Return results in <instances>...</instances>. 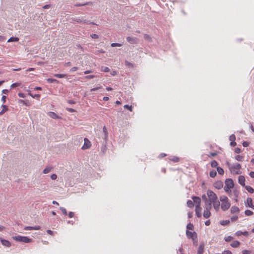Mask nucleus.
<instances>
[{"mask_svg": "<svg viewBox=\"0 0 254 254\" xmlns=\"http://www.w3.org/2000/svg\"><path fill=\"white\" fill-rule=\"evenodd\" d=\"M238 181L242 186H245V178L243 176H240L239 177Z\"/></svg>", "mask_w": 254, "mask_h": 254, "instance_id": "18", "label": "nucleus"}, {"mask_svg": "<svg viewBox=\"0 0 254 254\" xmlns=\"http://www.w3.org/2000/svg\"><path fill=\"white\" fill-rule=\"evenodd\" d=\"M51 178L52 180H56L57 178V175L56 174H52L51 176Z\"/></svg>", "mask_w": 254, "mask_h": 254, "instance_id": "58", "label": "nucleus"}, {"mask_svg": "<svg viewBox=\"0 0 254 254\" xmlns=\"http://www.w3.org/2000/svg\"><path fill=\"white\" fill-rule=\"evenodd\" d=\"M250 251L247 250H245L242 251L243 254H250Z\"/></svg>", "mask_w": 254, "mask_h": 254, "instance_id": "55", "label": "nucleus"}, {"mask_svg": "<svg viewBox=\"0 0 254 254\" xmlns=\"http://www.w3.org/2000/svg\"><path fill=\"white\" fill-rule=\"evenodd\" d=\"M95 76V75H87V76H86L85 77V79H92V78H94Z\"/></svg>", "mask_w": 254, "mask_h": 254, "instance_id": "50", "label": "nucleus"}, {"mask_svg": "<svg viewBox=\"0 0 254 254\" xmlns=\"http://www.w3.org/2000/svg\"><path fill=\"white\" fill-rule=\"evenodd\" d=\"M245 214H246V215L247 216H251L252 215H253L254 213L253 211H252L251 210H246L245 211Z\"/></svg>", "mask_w": 254, "mask_h": 254, "instance_id": "30", "label": "nucleus"}, {"mask_svg": "<svg viewBox=\"0 0 254 254\" xmlns=\"http://www.w3.org/2000/svg\"><path fill=\"white\" fill-rule=\"evenodd\" d=\"M202 199L205 200V205H206V202H209V201L207 199L206 196L205 194H203L202 195Z\"/></svg>", "mask_w": 254, "mask_h": 254, "instance_id": "47", "label": "nucleus"}, {"mask_svg": "<svg viewBox=\"0 0 254 254\" xmlns=\"http://www.w3.org/2000/svg\"><path fill=\"white\" fill-rule=\"evenodd\" d=\"M242 235H243L245 236H248L249 235V233L247 231H244V232H243Z\"/></svg>", "mask_w": 254, "mask_h": 254, "instance_id": "62", "label": "nucleus"}, {"mask_svg": "<svg viewBox=\"0 0 254 254\" xmlns=\"http://www.w3.org/2000/svg\"><path fill=\"white\" fill-rule=\"evenodd\" d=\"M111 47H121L122 46V44L117 43H112L111 45Z\"/></svg>", "mask_w": 254, "mask_h": 254, "instance_id": "44", "label": "nucleus"}, {"mask_svg": "<svg viewBox=\"0 0 254 254\" xmlns=\"http://www.w3.org/2000/svg\"><path fill=\"white\" fill-rule=\"evenodd\" d=\"M241 149L238 147H237L235 149V152L236 153H240L241 152Z\"/></svg>", "mask_w": 254, "mask_h": 254, "instance_id": "57", "label": "nucleus"}, {"mask_svg": "<svg viewBox=\"0 0 254 254\" xmlns=\"http://www.w3.org/2000/svg\"><path fill=\"white\" fill-rule=\"evenodd\" d=\"M24 229L25 230H38L40 229V227L39 226H35L34 227L27 226Z\"/></svg>", "mask_w": 254, "mask_h": 254, "instance_id": "17", "label": "nucleus"}, {"mask_svg": "<svg viewBox=\"0 0 254 254\" xmlns=\"http://www.w3.org/2000/svg\"><path fill=\"white\" fill-rule=\"evenodd\" d=\"M124 107L125 108L128 109L130 112H132V107L131 106H129L128 105H124Z\"/></svg>", "mask_w": 254, "mask_h": 254, "instance_id": "42", "label": "nucleus"}, {"mask_svg": "<svg viewBox=\"0 0 254 254\" xmlns=\"http://www.w3.org/2000/svg\"><path fill=\"white\" fill-rule=\"evenodd\" d=\"M66 110L69 112H71V113H73V112H75V110L73 109H72V108H66Z\"/></svg>", "mask_w": 254, "mask_h": 254, "instance_id": "52", "label": "nucleus"}, {"mask_svg": "<svg viewBox=\"0 0 254 254\" xmlns=\"http://www.w3.org/2000/svg\"><path fill=\"white\" fill-rule=\"evenodd\" d=\"M230 223V221L229 220H222L220 222V224L222 225H228Z\"/></svg>", "mask_w": 254, "mask_h": 254, "instance_id": "36", "label": "nucleus"}, {"mask_svg": "<svg viewBox=\"0 0 254 254\" xmlns=\"http://www.w3.org/2000/svg\"><path fill=\"white\" fill-rule=\"evenodd\" d=\"M217 173L216 171L215 170H212L210 172L209 175L211 177L214 178L216 176Z\"/></svg>", "mask_w": 254, "mask_h": 254, "instance_id": "29", "label": "nucleus"}, {"mask_svg": "<svg viewBox=\"0 0 254 254\" xmlns=\"http://www.w3.org/2000/svg\"><path fill=\"white\" fill-rule=\"evenodd\" d=\"M231 189H227V188H224V190L225 191V192H227L228 194V195H229V196H230V197L231 196Z\"/></svg>", "mask_w": 254, "mask_h": 254, "instance_id": "38", "label": "nucleus"}, {"mask_svg": "<svg viewBox=\"0 0 254 254\" xmlns=\"http://www.w3.org/2000/svg\"><path fill=\"white\" fill-rule=\"evenodd\" d=\"M230 211H231V213L232 214H235V213L238 214L240 212V209L237 206H233L231 208Z\"/></svg>", "mask_w": 254, "mask_h": 254, "instance_id": "14", "label": "nucleus"}, {"mask_svg": "<svg viewBox=\"0 0 254 254\" xmlns=\"http://www.w3.org/2000/svg\"><path fill=\"white\" fill-rule=\"evenodd\" d=\"M127 40L130 44H135L136 43L137 39L135 37H127Z\"/></svg>", "mask_w": 254, "mask_h": 254, "instance_id": "15", "label": "nucleus"}, {"mask_svg": "<svg viewBox=\"0 0 254 254\" xmlns=\"http://www.w3.org/2000/svg\"><path fill=\"white\" fill-rule=\"evenodd\" d=\"M101 88H102V86H98V87L91 89L90 91L92 92V91H96V90H98Z\"/></svg>", "mask_w": 254, "mask_h": 254, "instance_id": "49", "label": "nucleus"}, {"mask_svg": "<svg viewBox=\"0 0 254 254\" xmlns=\"http://www.w3.org/2000/svg\"><path fill=\"white\" fill-rule=\"evenodd\" d=\"M201 210H202V208L200 207V206L195 205V215L198 218L201 217L202 216Z\"/></svg>", "mask_w": 254, "mask_h": 254, "instance_id": "9", "label": "nucleus"}, {"mask_svg": "<svg viewBox=\"0 0 254 254\" xmlns=\"http://www.w3.org/2000/svg\"><path fill=\"white\" fill-rule=\"evenodd\" d=\"M218 165V163L217 162V161H216L215 160H213L211 162V166L213 168H215L217 167Z\"/></svg>", "mask_w": 254, "mask_h": 254, "instance_id": "37", "label": "nucleus"}, {"mask_svg": "<svg viewBox=\"0 0 254 254\" xmlns=\"http://www.w3.org/2000/svg\"><path fill=\"white\" fill-rule=\"evenodd\" d=\"M243 156H241V155H237L235 156V159L238 160V161H242V159H243Z\"/></svg>", "mask_w": 254, "mask_h": 254, "instance_id": "46", "label": "nucleus"}, {"mask_svg": "<svg viewBox=\"0 0 254 254\" xmlns=\"http://www.w3.org/2000/svg\"><path fill=\"white\" fill-rule=\"evenodd\" d=\"M214 187L217 189H221L223 187V183L221 181H218L214 183Z\"/></svg>", "mask_w": 254, "mask_h": 254, "instance_id": "11", "label": "nucleus"}, {"mask_svg": "<svg viewBox=\"0 0 254 254\" xmlns=\"http://www.w3.org/2000/svg\"><path fill=\"white\" fill-rule=\"evenodd\" d=\"M246 205L248 207H251L254 210V205H253V200L251 198L248 197L247 199Z\"/></svg>", "mask_w": 254, "mask_h": 254, "instance_id": "12", "label": "nucleus"}, {"mask_svg": "<svg viewBox=\"0 0 254 254\" xmlns=\"http://www.w3.org/2000/svg\"><path fill=\"white\" fill-rule=\"evenodd\" d=\"M187 206L190 208H192L194 206L193 202L190 200L187 201Z\"/></svg>", "mask_w": 254, "mask_h": 254, "instance_id": "26", "label": "nucleus"}, {"mask_svg": "<svg viewBox=\"0 0 254 254\" xmlns=\"http://www.w3.org/2000/svg\"><path fill=\"white\" fill-rule=\"evenodd\" d=\"M240 243L238 241H233L231 244V246L233 248H238L240 246Z\"/></svg>", "mask_w": 254, "mask_h": 254, "instance_id": "21", "label": "nucleus"}, {"mask_svg": "<svg viewBox=\"0 0 254 254\" xmlns=\"http://www.w3.org/2000/svg\"><path fill=\"white\" fill-rule=\"evenodd\" d=\"M101 71L105 72H109L110 71V69L107 66H102L101 67Z\"/></svg>", "mask_w": 254, "mask_h": 254, "instance_id": "32", "label": "nucleus"}, {"mask_svg": "<svg viewBox=\"0 0 254 254\" xmlns=\"http://www.w3.org/2000/svg\"><path fill=\"white\" fill-rule=\"evenodd\" d=\"M187 228L189 230H193V225L192 224L190 223L187 225Z\"/></svg>", "mask_w": 254, "mask_h": 254, "instance_id": "40", "label": "nucleus"}, {"mask_svg": "<svg viewBox=\"0 0 254 254\" xmlns=\"http://www.w3.org/2000/svg\"><path fill=\"white\" fill-rule=\"evenodd\" d=\"M1 107L2 108L1 112H0V116H1L3 115L5 112H6L8 110V108L6 105H2L1 106Z\"/></svg>", "mask_w": 254, "mask_h": 254, "instance_id": "23", "label": "nucleus"}, {"mask_svg": "<svg viewBox=\"0 0 254 254\" xmlns=\"http://www.w3.org/2000/svg\"><path fill=\"white\" fill-rule=\"evenodd\" d=\"M125 64L126 66H127V67H134V64L128 61H126L125 62Z\"/></svg>", "mask_w": 254, "mask_h": 254, "instance_id": "31", "label": "nucleus"}, {"mask_svg": "<svg viewBox=\"0 0 254 254\" xmlns=\"http://www.w3.org/2000/svg\"><path fill=\"white\" fill-rule=\"evenodd\" d=\"M84 143L83 146L82 147V149H86L90 148L91 146V144L90 141L87 138H85L84 139Z\"/></svg>", "mask_w": 254, "mask_h": 254, "instance_id": "10", "label": "nucleus"}, {"mask_svg": "<svg viewBox=\"0 0 254 254\" xmlns=\"http://www.w3.org/2000/svg\"><path fill=\"white\" fill-rule=\"evenodd\" d=\"M250 176L253 178H254V172H251L250 173Z\"/></svg>", "mask_w": 254, "mask_h": 254, "instance_id": "64", "label": "nucleus"}, {"mask_svg": "<svg viewBox=\"0 0 254 254\" xmlns=\"http://www.w3.org/2000/svg\"><path fill=\"white\" fill-rule=\"evenodd\" d=\"M207 195L208 197V203L210 204H213L214 209L216 211H218L220 209V201L218 199L217 195L215 193L211 190H208L207 191Z\"/></svg>", "mask_w": 254, "mask_h": 254, "instance_id": "1", "label": "nucleus"}, {"mask_svg": "<svg viewBox=\"0 0 254 254\" xmlns=\"http://www.w3.org/2000/svg\"><path fill=\"white\" fill-rule=\"evenodd\" d=\"M77 69H78L77 67L74 66L70 69V71L71 72H74V71H76Z\"/></svg>", "mask_w": 254, "mask_h": 254, "instance_id": "56", "label": "nucleus"}, {"mask_svg": "<svg viewBox=\"0 0 254 254\" xmlns=\"http://www.w3.org/2000/svg\"><path fill=\"white\" fill-rule=\"evenodd\" d=\"M186 235L188 238H191L193 243H194V241L197 242V234L195 232H191L187 230L186 231Z\"/></svg>", "mask_w": 254, "mask_h": 254, "instance_id": "5", "label": "nucleus"}, {"mask_svg": "<svg viewBox=\"0 0 254 254\" xmlns=\"http://www.w3.org/2000/svg\"><path fill=\"white\" fill-rule=\"evenodd\" d=\"M18 40H19V39L17 37H11L8 40L7 42H17Z\"/></svg>", "mask_w": 254, "mask_h": 254, "instance_id": "28", "label": "nucleus"}, {"mask_svg": "<svg viewBox=\"0 0 254 254\" xmlns=\"http://www.w3.org/2000/svg\"><path fill=\"white\" fill-rule=\"evenodd\" d=\"M71 65V63L70 62H67L64 64V65L65 66H69Z\"/></svg>", "mask_w": 254, "mask_h": 254, "instance_id": "63", "label": "nucleus"}, {"mask_svg": "<svg viewBox=\"0 0 254 254\" xmlns=\"http://www.w3.org/2000/svg\"><path fill=\"white\" fill-rule=\"evenodd\" d=\"M238 216H233L231 217V220L232 222H234V221H236L238 220Z\"/></svg>", "mask_w": 254, "mask_h": 254, "instance_id": "45", "label": "nucleus"}, {"mask_svg": "<svg viewBox=\"0 0 254 254\" xmlns=\"http://www.w3.org/2000/svg\"><path fill=\"white\" fill-rule=\"evenodd\" d=\"M242 233H243V232L242 231H237L236 233H235V235L237 236H240L242 235Z\"/></svg>", "mask_w": 254, "mask_h": 254, "instance_id": "53", "label": "nucleus"}, {"mask_svg": "<svg viewBox=\"0 0 254 254\" xmlns=\"http://www.w3.org/2000/svg\"><path fill=\"white\" fill-rule=\"evenodd\" d=\"M230 140H231L232 141H234L235 140V136L234 135H231L230 136Z\"/></svg>", "mask_w": 254, "mask_h": 254, "instance_id": "59", "label": "nucleus"}, {"mask_svg": "<svg viewBox=\"0 0 254 254\" xmlns=\"http://www.w3.org/2000/svg\"><path fill=\"white\" fill-rule=\"evenodd\" d=\"M225 184V185L224 188L227 189H232L234 188V184L233 180L231 179H226Z\"/></svg>", "mask_w": 254, "mask_h": 254, "instance_id": "7", "label": "nucleus"}, {"mask_svg": "<svg viewBox=\"0 0 254 254\" xmlns=\"http://www.w3.org/2000/svg\"><path fill=\"white\" fill-rule=\"evenodd\" d=\"M74 216V213L72 212H70L69 213H68V217L69 218H72Z\"/></svg>", "mask_w": 254, "mask_h": 254, "instance_id": "61", "label": "nucleus"}, {"mask_svg": "<svg viewBox=\"0 0 254 254\" xmlns=\"http://www.w3.org/2000/svg\"><path fill=\"white\" fill-rule=\"evenodd\" d=\"M220 208L223 211L228 210L231 207V203L229 198L225 195H222L219 197Z\"/></svg>", "mask_w": 254, "mask_h": 254, "instance_id": "2", "label": "nucleus"}, {"mask_svg": "<svg viewBox=\"0 0 254 254\" xmlns=\"http://www.w3.org/2000/svg\"><path fill=\"white\" fill-rule=\"evenodd\" d=\"M245 189L250 193H253L254 192V190L253 189V188H252L250 186H245Z\"/></svg>", "mask_w": 254, "mask_h": 254, "instance_id": "24", "label": "nucleus"}, {"mask_svg": "<svg viewBox=\"0 0 254 254\" xmlns=\"http://www.w3.org/2000/svg\"><path fill=\"white\" fill-rule=\"evenodd\" d=\"M20 85V84L19 83H14L13 84H12L11 85H10V87L11 88H15V87H17L18 86H19Z\"/></svg>", "mask_w": 254, "mask_h": 254, "instance_id": "41", "label": "nucleus"}, {"mask_svg": "<svg viewBox=\"0 0 254 254\" xmlns=\"http://www.w3.org/2000/svg\"><path fill=\"white\" fill-rule=\"evenodd\" d=\"M229 166L232 172L237 174H240L239 170L241 168V165L240 164L237 163L235 165L231 166H230V165H229Z\"/></svg>", "mask_w": 254, "mask_h": 254, "instance_id": "6", "label": "nucleus"}, {"mask_svg": "<svg viewBox=\"0 0 254 254\" xmlns=\"http://www.w3.org/2000/svg\"><path fill=\"white\" fill-rule=\"evenodd\" d=\"M54 76L56 77L61 78H64V77H66V74L56 73V74H55L54 75Z\"/></svg>", "mask_w": 254, "mask_h": 254, "instance_id": "25", "label": "nucleus"}, {"mask_svg": "<svg viewBox=\"0 0 254 254\" xmlns=\"http://www.w3.org/2000/svg\"><path fill=\"white\" fill-rule=\"evenodd\" d=\"M192 199H193V203H195V205H200L201 203V199L199 197L197 196H193L192 197Z\"/></svg>", "mask_w": 254, "mask_h": 254, "instance_id": "13", "label": "nucleus"}, {"mask_svg": "<svg viewBox=\"0 0 254 254\" xmlns=\"http://www.w3.org/2000/svg\"><path fill=\"white\" fill-rule=\"evenodd\" d=\"M48 116L51 118L54 119H60V118L55 113L53 112H49L48 113Z\"/></svg>", "mask_w": 254, "mask_h": 254, "instance_id": "16", "label": "nucleus"}, {"mask_svg": "<svg viewBox=\"0 0 254 254\" xmlns=\"http://www.w3.org/2000/svg\"><path fill=\"white\" fill-rule=\"evenodd\" d=\"M103 131L105 134V139H106L108 137V131L107 129V128L105 126H104L103 128Z\"/></svg>", "mask_w": 254, "mask_h": 254, "instance_id": "39", "label": "nucleus"}, {"mask_svg": "<svg viewBox=\"0 0 254 254\" xmlns=\"http://www.w3.org/2000/svg\"><path fill=\"white\" fill-rule=\"evenodd\" d=\"M222 254H232L231 252L229 250L224 251Z\"/></svg>", "mask_w": 254, "mask_h": 254, "instance_id": "54", "label": "nucleus"}, {"mask_svg": "<svg viewBox=\"0 0 254 254\" xmlns=\"http://www.w3.org/2000/svg\"><path fill=\"white\" fill-rule=\"evenodd\" d=\"M60 209L61 210V211L63 213V214H64L65 215H67V211L65 208L61 207Z\"/></svg>", "mask_w": 254, "mask_h": 254, "instance_id": "43", "label": "nucleus"}, {"mask_svg": "<svg viewBox=\"0 0 254 254\" xmlns=\"http://www.w3.org/2000/svg\"><path fill=\"white\" fill-rule=\"evenodd\" d=\"M47 81L48 83H52L54 82H58V81L55 79L48 78Z\"/></svg>", "mask_w": 254, "mask_h": 254, "instance_id": "35", "label": "nucleus"}, {"mask_svg": "<svg viewBox=\"0 0 254 254\" xmlns=\"http://www.w3.org/2000/svg\"><path fill=\"white\" fill-rule=\"evenodd\" d=\"M90 36L93 39H97L99 38L98 35L96 34H92L90 35Z\"/></svg>", "mask_w": 254, "mask_h": 254, "instance_id": "51", "label": "nucleus"}, {"mask_svg": "<svg viewBox=\"0 0 254 254\" xmlns=\"http://www.w3.org/2000/svg\"><path fill=\"white\" fill-rule=\"evenodd\" d=\"M19 103H22L24 105H25L26 106H29V104H28L26 101L22 99H20L19 100Z\"/></svg>", "mask_w": 254, "mask_h": 254, "instance_id": "48", "label": "nucleus"}, {"mask_svg": "<svg viewBox=\"0 0 254 254\" xmlns=\"http://www.w3.org/2000/svg\"><path fill=\"white\" fill-rule=\"evenodd\" d=\"M240 194V192L238 190H237L236 189H235L234 190H233V194H231V196L232 195L234 196V199L235 200V201L236 202L238 201V198L239 197Z\"/></svg>", "mask_w": 254, "mask_h": 254, "instance_id": "8", "label": "nucleus"}, {"mask_svg": "<svg viewBox=\"0 0 254 254\" xmlns=\"http://www.w3.org/2000/svg\"><path fill=\"white\" fill-rule=\"evenodd\" d=\"M1 242L3 246H6L7 247H9L11 246L10 242H9L7 240L1 239Z\"/></svg>", "mask_w": 254, "mask_h": 254, "instance_id": "20", "label": "nucleus"}, {"mask_svg": "<svg viewBox=\"0 0 254 254\" xmlns=\"http://www.w3.org/2000/svg\"><path fill=\"white\" fill-rule=\"evenodd\" d=\"M204 247V246L203 244H200L199 245L197 254H203Z\"/></svg>", "mask_w": 254, "mask_h": 254, "instance_id": "19", "label": "nucleus"}, {"mask_svg": "<svg viewBox=\"0 0 254 254\" xmlns=\"http://www.w3.org/2000/svg\"><path fill=\"white\" fill-rule=\"evenodd\" d=\"M249 143L248 142H247V141H244L243 143V146L244 147H247L248 146H249Z\"/></svg>", "mask_w": 254, "mask_h": 254, "instance_id": "60", "label": "nucleus"}, {"mask_svg": "<svg viewBox=\"0 0 254 254\" xmlns=\"http://www.w3.org/2000/svg\"><path fill=\"white\" fill-rule=\"evenodd\" d=\"M217 171L220 175H223L224 173V170L220 167H217Z\"/></svg>", "mask_w": 254, "mask_h": 254, "instance_id": "27", "label": "nucleus"}, {"mask_svg": "<svg viewBox=\"0 0 254 254\" xmlns=\"http://www.w3.org/2000/svg\"><path fill=\"white\" fill-rule=\"evenodd\" d=\"M212 208V205L208 202H206V205H205V209L204 210L203 215L205 218H209L211 215L210 210Z\"/></svg>", "mask_w": 254, "mask_h": 254, "instance_id": "3", "label": "nucleus"}, {"mask_svg": "<svg viewBox=\"0 0 254 254\" xmlns=\"http://www.w3.org/2000/svg\"><path fill=\"white\" fill-rule=\"evenodd\" d=\"M51 167H46L44 169L43 172L44 174H47L51 171Z\"/></svg>", "mask_w": 254, "mask_h": 254, "instance_id": "33", "label": "nucleus"}, {"mask_svg": "<svg viewBox=\"0 0 254 254\" xmlns=\"http://www.w3.org/2000/svg\"><path fill=\"white\" fill-rule=\"evenodd\" d=\"M13 239L16 241L26 243H31L32 241L31 239H30L26 236H17L13 237Z\"/></svg>", "mask_w": 254, "mask_h": 254, "instance_id": "4", "label": "nucleus"}, {"mask_svg": "<svg viewBox=\"0 0 254 254\" xmlns=\"http://www.w3.org/2000/svg\"><path fill=\"white\" fill-rule=\"evenodd\" d=\"M233 239V238L231 236H226V237H225V238H224V240L226 242H230V241H232Z\"/></svg>", "mask_w": 254, "mask_h": 254, "instance_id": "34", "label": "nucleus"}, {"mask_svg": "<svg viewBox=\"0 0 254 254\" xmlns=\"http://www.w3.org/2000/svg\"><path fill=\"white\" fill-rule=\"evenodd\" d=\"M169 159L174 163L178 162L180 161V158L177 156L170 157Z\"/></svg>", "mask_w": 254, "mask_h": 254, "instance_id": "22", "label": "nucleus"}]
</instances>
